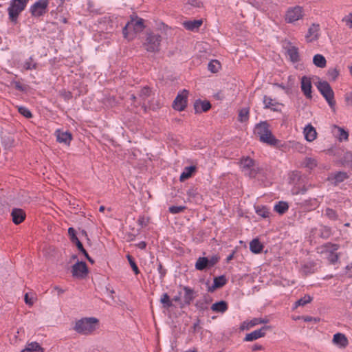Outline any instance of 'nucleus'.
Here are the masks:
<instances>
[{
    "label": "nucleus",
    "instance_id": "aec40b11",
    "mask_svg": "<svg viewBox=\"0 0 352 352\" xmlns=\"http://www.w3.org/2000/svg\"><path fill=\"white\" fill-rule=\"evenodd\" d=\"M303 133L305 140L308 142H313L317 137L316 130L311 124L305 126Z\"/></svg>",
    "mask_w": 352,
    "mask_h": 352
},
{
    "label": "nucleus",
    "instance_id": "c03bdc74",
    "mask_svg": "<svg viewBox=\"0 0 352 352\" xmlns=\"http://www.w3.org/2000/svg\"><path fill=\"white\" fill-rule=\"evenodd\" d=\"M348 178V175L345 172H338L335 174L334 179L336 183H340Z\"/></svg>",
    "mask_w": 352,
    "mask_h": 352
},
{
    "label": "nucleus",
    "instance_id": "c85d7f7f",
    "mask_svg": "<svg viewBox=\"0 0 352 352\" xmlns=\"http://www.w3.org/2000/svg\"><path fill=\"white\" fill-rule=\"evenodd\" d=\"M316 270V264L314 262L305 263L301 267V272L305 275L312 274Z\"/></svg>",
    "mask_w": 352,
    "mask_h": 352
},
{
    "label": "nucleus",
    "instance_id": "2eb2a0df",
    "mask_svg": "<svg viewBox=\"0 0 352 352\" xmlns=\"http://www.w3.org/2000/svg\"><path fill=\"white\" fill-rule=\"evenodd\" d=\"M56 140L59 143H63L66 145H69L72 140V133L69 131H64L60 129L56 131Z\"/></svg>",
    "mask_w": 352,
    "mask_h": 352
},
{
    "label": "nucleus",
    "instance_id": "0eeeda50",
    "mask_svg": "<svg viewBox=\"0 0 352 352\" xmlns=\"http://www.w3.org/2000/svg\"><path fill=\"white\" fill-rule=\"evenodd\" d=\"M48 0H38L30 8V12L34 17L43 16L48 11Z\"/></svg>",
    "mask_w": 352,
    "mask_h": 352
},
{
    "label": "nucleus",
    "instance_id": "2f4dec72",
    "mask_svg": "<svg viewBox=\"0 0 352 352\" xmlns=\"http://www.w3.org/2000/svg\"><path fill=\"white\" fill-rule=\"evenodd\" d=\"M289 208V205L285 201H278L275 206H274V210L278 212L280 214H283L285 213Z\"/></svg>",
    "mask_w": 352,
    "mask_h": 352
},
{
    "label": "nucleus",
    "instance_id": "423d86ee",
    "mask_svg": "<svg viewBox=\"0 0 352 352\" xmlns=\"http://www.w3.org/2000/svg\"><path fill=\"white\" fill-rule=\"evenodd\" d=\"M317 88L331 109H334L336 102L334 100V93L330 85L327 81H320Z\"/></svg>",
    "mask_w": 352,
    "mask_h": 352
},
{
    "label": "nucleus",
    "instance_id": "09e8293b",
    "mask_svg": "<svg viewBox=\"0 0 352 352\" xmlns=\"http://www.w3.org/2000/svg\"><path fill=\"white\" fill-rule=\"evenodd\" d=\"M268 322V320L262 319L259 318H255L252 319V320L248 322V324H250V327H253L257 324H262V323H267Z\"/></svg>",
    "mask_w": 352,
    "mask_h": 352
},
{
    "label": "nucleus",
    "instance_id": "680f3d73",
    "mask_svg": "<svg viewBox=\"0 0 352 352\" xmlns=\"http://www.w3.org/2000/svg\"><path fill=\"white\" fill-rule=\"evenodd\" d=\"M250 327V324H248V322L247 321H244L241 325V330L248 329Z\"/></svg>",
    "mask_w": 352,
    "mask_h": 352
},
{
    "label": "nucleus",
    "instance_id": "c9c22d12",
    "mask_svg": "<svg viewBox=\"0 0 352 352\" xmlns=\"http://www.w3.org/2000/svg\"><path fill=\"white\" fill-rule=\"evenodd\" d=\"M312 300V298L309 295H305L304 297L300 298L296 301L294 309L297 308L299 306H305L307 303H309Z\"/></svg>",
    "mask_w": 352,
    "mask_h": 352
},
{
    "label": "nucleus",
    "instance_id": "6e6d98bb",
    "mask_svg": "<svg viewBox=\"0 0 352 352\" xmlns=\"http://www.w3.org/2000/svg\"><path fill=\"white\" fill-rule=\"evenodd\" d=\"M208 261L209 267H212L218 262V258L217 256H212L210 258H208Z\"/></svg>",
    "mask_w": 352,
    "mask_h": 352
},
{
    "label": "nucleus",
    "instance_id": "338daca9",
    "mask_svg": "<svg viewBox=\"0 0 352 352\" xmlns=\"http://www.w3.org/2000/svg\"><path fill=\"white\" fill-rule=\"evenodd\" d=\"M54 289L57 291L58 294H61L64 293V292H65L63 289H61L58 286H55Z\"/></svg>",
    "mask_w": 352,
    "mask_h": 352
},
{
    "label": "nucleus",
    "instance_id": "f704fd0d",
    "mask_svg": "<svg viewBox=\"0 0 352 352\" xmlns=\"http://www.w3.org/2000/svg\"><path fill=\"white\" fill-rule=\"evenodd\" d=\"M250 109L248 107L242 108L239 112L238 120L241 122H244L249 119Z\"/></svg>",
    "mask_w": 352,
    "mask_h": 352
},
{
    "label": "nucleus",
    "instance_id": "bf43d9fd",
    "mask_svg": "<svg viewBox=\"0 0 352 352\" xmlns=\"http://www.w3.org/2000/svg\"><path fill=\"white\" fill-rule=\"evenodd\" d=\"M138 222L142 227H145L147 225V221L144 217H140Z\"/></svg>",
    "mask_w": 352,
    "mask_h": 352
},
{
    "label": "nucleus",
    "instance_id": "ddd939ff",
    "mask_svg": "<svg viewBox=\"0 0 352 352\" xmlns=\"http://www.w3.org/2000/svg\"><path fill=\"white\" fill-rule=\"evenodd\" d=\"M320 26L318 24L313 23L308 29L305 35L307 42L311 43L317 40L319 37Z\"/></svg>",
    "mask_w": 352,
    "mask_h": 352
},
{
    "label": "nucleus",
    "instance_id": "f3484780",
    "mask_svg": "<svg viewBox=\"0 0 352 352\" xmlns=\"http://www.w3.org/2000/svg\"><path fill=\"white\" fill-rule=\"evenodd\" d=\"M311 82L310 78L302 76L301 78V89L307 98H311Z\"/></svg>",
    "mask_w": 352,
    "mask_h": 352
},
{
    "label": "nucleus",
    "instance_id": "39448f33",
    "mask_svg": "<svg viewBox=\"0 0 352 352\" xmlns=\"http://www.w3.org/2000/svg\"><path fill=\"white\" fill-rule=\"evenodd\" d=\"M241 168L245 175L255 177L261 171V168L256 165L254 160L249 157L241 160Z\"/></svg>",
    "mask_w": 352,
    "mask_h": 352
},
{
    "label": "nucleus",
    "instance_id": "052dcab7",
    "mask_svg": "<svg viewBox=\"0 0 352 352\" xmlns=\"http://www.w3.org/2000/svg\"><path fill=\"white\" fill-rule=\"evenodd\" d=\"M304 320L305 322H311V321H314V322H317L320 320L319 318H313V317H311V316H307L304 318Z\"/></svg>",
    "mask_w": 352,
    "mask_h": 352
},
{
    "label": "nucleus",
    "instance_id": "473e14b6",
    "mask_svg": "<svg viewBox=\"0 0 352 352\" xmlns=\"http://www.w3.org/2000/svg\"><path fill=\"white\" fill-rule=\"evenodd\" d=\"M151 92V89L148 87H144L141 89L138 94L139 99L140 100V104L142 102L144 104V101L149 97Z\"/></svg>",
    "mask_w": 352,
    "mask_h": 352
},
{
    "label": "nucleus",
    "instance_id": "0e129e2a",
    "mask_svg": "<svg viewBox=\"0 0 352 352\" xmlns=\"http://www.w3.org/2000/svg\"><path fill=\"white\" fill-rule=\"evenodd\" d=\"M137 247L141 250H144L146 247V243L144 241H140L139 243L137 244Z\"/></svg>",
    "mask_w": 352,
    "mask_h": 352
},
{
    "label": "nucleus",
    "instance_id": "f03ea898",
    "mask_svg": "<svg viewBox=\"0 0 352 352\" xmlns=\"http://www.w3.org/2000/svg\"><path fill=\"white\" fill-rule=\"evenodd\" d=\"M98 323L96 318H84L76 322L74 329L80 334L88 335L96 330Z\"/></svg>",
    "mask_w": 352,
    "mask_h": 352
},
{
    "label": "nucleus",
    "instance_id": "a19ab883",
    "mask_svg": "<svg viewBox=\"0 0 352 352\" xmlns=\"http://www.w3.org/2000/svg\"><path fill=\"white\" fill-rule=\"evenodd\" d=\"M324 215L333 221L337 220L338 217L337 212L333 209L330 208H326Z\"/></svg>",
    "mask_w": 352,
    "mask_h": 352
},
{
    "label": "nucleus",
    "instance_id": "49530a36",
    "mask_svg": "<svg viewBox=\"0 0 352 352\" xmlns=\"http://www.w3.org/2000/svg\"><path fill=\"white\" fill-rule=\"evenodd\" d=\"M339 75V71L336 68H331L327 72V76L330 80H336Z\"/></svg>",
    "mask_w": 352,
    "mask_h": 352
},
{
    "label": "nucleus",
    "instance_id": "4c0bfd02",
    "mask_svg": "<svg viewBox=\"0 0 352 352\" xmlns=\"http://www.w3.org/2000/svg\"><path fill=\"white\" fill-rule=\"evenodd\" d=\"M256 212L258 215L264 218L268 217L270 214L269 209L265 206H257L256 208Z\"/></svg>",
    "mask_w": 352,
    "mask_h": 352
},
{
    "label": "nucleus",
    "instance_id": "dca6fc26",
    "mask_svg": "<svg viewBox=\"0 0 352 352\" xmlns=\"http://www.w3.org/2000/svg\"><path fill=\"white\" fill-rule=\"evenodd\" d=\"M12 221L18 225L22 223L25 219V212L21 208H13L11 212Z\"/></svg>",
    "mask_w": 352,
    "mask_h": 352
},
{
    "label": "nucleus",
    "instance_id": "5fc2aeb1",
    "mask_svg": "<svg viewBox=\"0 0 352 352\" xmlns=\"http://www.w3.org/2000/svg\"><path fill=\"white\" fill-rule=\"evenodd\" d=\"M345 100L348 105H352V90L345 95Z\"/></svg>",
    "mask_w": 352,
    "mask_h": 352
},
{
    "label": "nucleus",
    "instance_id": "603ef678",
    "mask_svg": "<svg viewBox=\"0 0 352 352\" xmlns=\"http://www.w3.org/2000/svg\"><path fill=\"white\" fill-rule=\"evenodd\" d=\"M263 103L265 109L271 108L274 105V100L267 96H265L263 98Z\"/></svg>",
    "mask_w": 352,
    "mask_h": 352
},
{
    "label": "nucleus",
    "instance_id": "20e7f679",
    "mask_svg": "<svg viewBox=\"0 0 352 352\" xmlns=\"http://www.w3.org/2000/svg\"><path fill=\"white\" fill-rule=\"evenodd\" d=\"M29 0H11L8 8L9 19L12 22L17 21L19 15L25 10Z\"/></svg>",
    "mask_w": 352,
    "mask_h": 352
},
{
    "label": "nucleus",
    "instance_id": "7c9ffc66",
    "mask_svg": "<svg viewBox=\"0 0 352 352\" xmlns=\"http://www.w3.org/2000/svg\"><path fill=\"white\" fill-rule=\"evenodd\" d=\"M42 348L38 342H32L26 345L25 348L21 352H39Z\"/></svg>",
    "mask_w": 352,
    "mask_h": 352
},
{
    "label": "nucleus",
    "instance_id": "4d7b16f0",
    "mask_svg": "<svg viewBox=\"0 0 352 352\" xmlns=\"http://www.w3.org/2000/svg\"><path fill=\"white\" fill-rule=\"evenodd\" d=\"M75 244L76 245L78 250L82 252L83 254H85L87 252V251L85 250V249L84 248L82 243L80 241H78L76 243H75Z\"/></svg>",
    "mask_w": 352,
    "mask_h": 352
},
{
    "label": "nucleus",
    "instance_id": "8fccbe9b",
    "mask_svg": "<svg viewBox=\"0 0 352 352\" xmlns=\"http://www.w3.org/2000/svg\"><path fill=\"white\" fill-rule=\"evenodd\" d=\"M68 234H69L70 240L72 243H75L78 241H79V239H78V237L76 236V230H74V228H73L72 227L69 228Z\"/></svg>",
    "mask_w": 352,
    "mask_h": 352
},
{
    "label": "nucleus",
    "instance_id": "3c124183",
    "mask_svg": "<svg viewBox=\"0 0 352 352\" xmlns=\"http://www.w3.org/2000/svg\"><path fill=\"white\" fill-rule=\"evenodd\" d=\"M18 110H19V112L21 115H23L24 117H25L27 118H30L32 117V114L30 112V111L25 107H19Z\"/></svg>",
    "mask_w": 352,
    "mask_h": 352
},
{
    "label": "nucleus",
    "instance_id": "9b49d317",
    "mask_svg": "<svg viewBox=\"0 0 352 352\" xmlns=\"http://www.w3.org/2000/svg\"><path fill=\"white\" fill-rule=\"evenodd\" d=\"M183 290L184 293L183 296V300L181 302L182 308L190 305L196 297V292L193 289L188 286H184L183 287Z\"/></svg>",
    "mask_w": 352,
    "mask_h": 352
},
{
    "label": "nucleus",
    "instance_id": "bb28decb",
    "mask_svg": "<svg viewBox=\"0 0 352 352\" xmlns=\"http://www.w3.org/2000/svg\"><path fill=\"white\" fill-rule=\"evenodd\" d=\"M208 263V258L199 257L195 263V269L199 271H203L206 268H210Z\"/></svg>",
    "mask_w": 352,
    "mask_h": 352
},
{
    "label": "nucleus",
    "instance_id": "f257e3e1",
    "mask_svg": "<svg viewBox=\"0 0 352 352\" xmlns=\"http://www.w3.org/2000/svg\"><path fill=\"white\" fill-rule=\"evenodd\" d=\"M145 28L144 20L137 15H131L130 21L122 28L124 38L131 40L135 34L141 32Z\"/></svg>",
    "mask_w": 352,
    "mask_h": 352
},
{
    "label": "nucleus",
    "instance_id": "e433bc0d",
    "mask_svg": "<svg viewBox=\"0 0 352 352\" xmlns=\"http://www.w3.org/2000/svg\"><path fill=\"white\" fill-rule=\"evenodd\" d=\"M221 67V64L217 60H212L208 65V69L212 73L217 72Z\"/></svg>",
    "mask_w": 352,
    "mask_h": 352
},
{
    "label": "nucleus",
    "instance_id": "58836bf2",
    "mask_svg": "<svg viewBox=\"0 0 352 352\" xmlns=\"http://www.w3.org/2000/svg\"><path fill=\"white\" fill-rule=\"evenodd\" d=\"M303 165L310 169H313L317 166L316 160L311 157H306L303 161Z\"/></svg>",
    "mask_w": 352,
    "mask_h": 352
},
{
    "label": "nucleus",
    "instance_id": "4be33fe9",
    "mask_svg": "<svg viewBox=\"0 0 352 352\" xmlns=\"http://www.w3.org/2000/svg\"><path fill=\"white\" fill-rule=\"evenodd\" d=\"M286 53L292 63H298L300 60V55L298 48L297 47L289 46L287 47Z\"/></svg>",
    "mask_w": 352,
    "mask_h": 352
},
{
    "label": "nucleus",
    "instance_id": "774afa93",
    "mask_svg": "<svg viewBox=\"0 0 352 352\" xmlns=\"http://www.w3.org/2000/svg\"><path fill=\"white\" fill-rule=\"evenodd\" d=\"M261 349H262V346L261 345H258V344H254L252 346V351H258V350H261Z\"/></svg>",
    "mask_w": 352,
    "mask_h": 352
},
{
    "label": "nucleus",
    "instance_id": "79ce46f5",
    "mask_svg": "<svg viewBox=\"0 0 352 352\" xmlns=\"http://www.w3.org/2000/svg\"><path fill=\"white\" fill-rule=\"evenodd\" d=\"M23 67L25 70H32L36 68V63L33 62L32 57H30L24 62Z\"/></svg>",
    "mask_w": 352,
    "mask_h": 352
},
{
    "label": "nucleus",
    "instance_id": "7ed1b4c3",
    "mask_svg": "<svg viewBox=\"0 0 352 352\" xmlns=\"http://www.w3.org/2000/svg\"><path fill=\"white\" fill-rule=\"evenodd\" d=\"M162 39L158 32H148L143 42V47L148 52H158L160 50Z\"/></svg>",
    "mask_w": 352,
    "mask_h": 352
},
{
    "label": "nucleus",
    "instance_id": "6e6552de",
    "mask_svg": "<svg viewBox=\"0 0 352 352\" xmlns=\"http://www.w3.org/2000/svg\"><path fill=\"white\" fill-rule=\"evenodd\" d=\"M188 91L183 89L178 93L173 103V107L177 111H182L185 109L187 106V98Z\"/></svg>",
    "mask_w": 352,
    "mask_h": 352
},
{
    "label": "nucleus",
    "instance_id": "e2e57ef3",
    "mask_svg": "<svg viewBox=\"0 0 352 352\" xmlns=\"http://www.w3.org/2000/svg\"><path fill=\"white\" fill-rule=\"evenodd\" d=\"M181 294H182V293L179 292V295L174 296L173 300H171L172 302L175 301V302H180L181 303V302H182V300H181Z\"/></svg>",
    "mask_w": 352,
    "mask_h": 352
},
{
    "label": "nucleus",
    "instance_id": "412c9836",
    "mask_svg": "<svg viewBox=\"0 0 352 352\" xmlns=\"http://www.w3.org/2000/svg\"><path fill=\"white\" fill-rule=\"evenodd\" d=\"M226 283V278L223 275L214 277L213 280V284L212 285L208 287V291L209 292H213L216 289L221 288L224 286Z\"/></svg>",
    "mask_w": 352,
    "mask_h": 352
},
{
    "label": "nucleus",
    "instance_id": "b1692460",
    "mask_svg": "<svg viewBox=\"0 0 352 352\" xmlns=\"http://www.w3.org/2000/svg\"><path fill=\"white\" fill-rule=\"evenodd\" d=\"M202 23H203V21L201 19L186 21L183 23V25L188 30L195 31V30H197L200 28Z\"/></svg>",
    "mask_w": 352,
    "mask_h": 352
},
{
    "label": "nucleus",
    "instance_id": "6ab92c4d",
    "mask_svg": "<svg viewBox=\"0 0 352 352\" xmlns=\"http://www.w3.org/2000/svg\"><path fill=\"white\" fill-rule=\"evenodd\" d=\"M211 107L210 102L207 100H197L194 104V109L196 113L206 112Z\"/></svg>",
    "mask_w": 352,
    "mask_h": 352
},
{
    "label": "nucleus",
    "instance_id": "72a5a7b5",
    "mask_svg": "<svg viewBox=\"0 0 352 352\" xmlns=\"http://www.w3.org/2000/svg\"><path fill=\"white\" fill-rule=\"evenodd\" d=\"M160 302L162 304L164 308L168 309L173 306L172 300L167 293H164L160 298Z\"/></svg>",
    "mask_w": 352,
    "mask_h": 352
},
{
    "label": "nucleus",
    "instance_id": "cd10ccee",
    "mask_svg": "<svg viewBox=\"0 0 352 352\" xmlns=\"http://www.w3.org/2000/svg\"><path fill=\"white\" fill-rule=\"evenodd\" d=\"M195 170L196 168L194 166L185 167L184 171L180 175V182H184L186 179L190 178L192 175V173L193 172L195 171Z\"/></svg>",
    "mask_w": 352,
    "mask_h": 352
},
{
    "label": "nucleus",
    "instance_id": "de8ad7c7",
    "mask_svg": "<svg viewBox=\"0 0 352 352\" xmlns=\"http://www.w3.org/2000/svg\"><path fill=\"white\" fill-rule=\"evenodd\" d=\"M185 209H186V206H172L169 207L168 211L171 214H178V213L183 212Z\"/></svg>",
    "mask_w": 352,
    "mask_h": 352
},
{
    "label": "nucleus",
    "instance_id": "9d476101",
    "mask_svg": "<svg viewBox=\"0 0 352 352\" xmlns=\"http://www.w3.org/2000/svg\"><path fill=\"white\" fill-rule=\"evenodd\" d=\"M302 17V8L300 6H295L288 9L285 20L288 23H294Z\"/></svg>",
    "mask_w": 352,
    "mask_h": 352
},
{
    "label": "nucleus",
    "instance_id": "a211bd4d",
    "mask_svg": "<svg viewBox=\"0 0 352 352\" xmlns=\"http://www.w3.org/2000/svg\"><path fill=\"white\" fill-rule=\"evenodd\" d=\"M270 131L269 124L267 122H261L255 126L254 133L261 139V136L267 135V133Z\"/></svg>",
    "mask_w": 352,
    "mask_h": 352
},
{
    "label": "nucleus",
    "instance_id": "4468645a",
    "mask_svg": "<svg viewBox=\"0 0 352 352\" xmlns=\"http://www.w3.org/2000/svg\"><path fill=\"white\" fill-rule=\"evenodd\" d=\"M332 342L334 345L340 349L346 348L349 344L346 336L342 333H337L333 335Z\"/></svg>",
    "mask_w": 352,
    "mask_h": 352
},
{
    "label": "nucleus",
    "instance_id": "f8f14e48",
    "mask_svg": "<svg viewBox=\"0 0 352 352\" xmlns=\"http://www.w3.org/2000/svg\"><path fill=\"white\" fill-rule=\"evenodd\" d=\"M270 329V327L269 326H264L259 329L255 330L250 333H248L245 336L244 340L246 342H251L258 338H262L265 336V331Z\"/></svg>",
    "mask_w": 352,
    "mask_h": 352
},
{
    "label": "nucleus",
    "instance_id": "37998d69",
    "mask_svg": "<svg viewBox=\"0 0 352 352\" xmlns=\"http://www.w3.org/2000/svg\"><path fill=\"white\" fill-rule=\"evenodd\" d=\"M126 258H127V260H128V261H129V264H130L133 271L134 272V273L135 274H140V270H139L138 267L136 265L133 258L131 255H129V254H128L126 256Z\"/></svg>",
    "mask_w": 352,
    "mask_h": 352
},
{
    "label": "nucleus",
    "instance_id": "864d4df0",
    "mask_svg": "<svg viewBox=\"0 0 352 352\" xmlns=\"http://www.w3.org/2000/svg\"><path fill=\"white\" fill-rule=\"evenodd\" d=\"M157 271L160 274V278L161 280H163V278H164V276H166V270L163 267L162 264L159 262L158 265H157Z\"/></svg>",
    "mask_w": 352,
    "mask_h": 352
},
{
    "label": "nucleus",
    "instance_id": "a878e982",
    "mask_svg": "<svg viewBox=\"0 0 352 352\" xmlns=\"http://www.w3.org/2000/svg\"><path fill=\"white\" fill-rule=\"evenodd\" d=\"M263 249V244L259 241L258 239H254L250 243V250L254 254H259Z\"/></svg>",
    "mask_w": 352,
    "mask_h": 352
},
{
    "label": "nucleus",
    "instance_id": "5701e85b",
    "mask_svg": "<svg viewBox=\"0 0 352 352\" xmlns=\"http://www.w3.org/2000/svg\"><path fill=\"white\" fill-rule=\"evenodd\" d=\"M228 309V303L224 300H220L212 305L211 309L216 313H225Z\"/></svg>",
    "mask_w": 352,
    "mask_h": 352
},
{
    "label": "nucleus",
    "instance_id": "ea45409f",
    "mask_svg": "<svg viewBox=\"0 0 352 352\" xmlns=\"http://www.w3.org/2000/svg\"><path fill=\"white\" fill-rule=\"evenodd\" d=\"M208 302H206V298H204L202 300H199L196 302L195 307L199 311H205L208 309Z\"/></svg>",
    "mask_w": 352,
    "mask_h": 352
},
{
    "label": "nucleus",
    "instance_id": "c756f323",
    "mask_svg": "<svg viewBox=\"0 0 352 352\" xmlns=\"http://www.w3.org/2000/svg\"><path fill=\"white\" fill-rule=\"evenodd\" d=\"M313 63L316 67L320 68H324L327 65V60L324 56L319 54L314 56Z\"/></svg>",
    "mask_w": 352,
    "mask_h": 352
},
{
    "label": "nucleus",
    "instance_id": "1a4fd4ad",
    "mask_svg": "<svg viewBox=\"0 0 352 352\" xmlns=\"http://www.w3.org/2000/svg\"><path fill=\"white\" fill-rule=\"evenodd\" d=\"M72 273L74 277L83 278L88 274L87 266L84 261H78L72 266Z\"/></svg>",
    "mask_w": 352,
    "mask_h": 352
},
{
    "label": "nucleus",
    "instance_id": "13d9d810",
    "mask_svg": "<svg viewBox=\"0 0 352 352\" xmlns=\"http://www.w3.org/2000/svg\"><path fill=\"white\" fill-rule=\"evenodd\" d=\"M12 83L14 85V87L16 90L24 91L23 86L19 82L13 81Z\"/></svg>",
    "mask_w": 352,
    "mask_h": 352
},
{
    "label": "nucleus",
    "instance_id": "a18cd8bd",
    "mask_svg": "<svg viewBox=\"0 0 352 352\" xmlns=\"http://www.w3.org/2000/svg\"><path fill=\"white\" fill-rule=\"evenodd\" d=\"M336 128L338 129L339 134H338V139L340 141L342 140H347L349 138V133L347 131H346L344 129L336 126Z\"/></svg>",
    "mask_w": 352,
    "mask_h": 352
},
{
    "label": "nucleus",
    "instance_id": "69168bd1",
    "mask_svg": "<svg viewBox=\"0 0 352 352\" xmlns=\"http://www.w3.org/2000/svg\"><path fill=\"white\" fill-rule=\"evenodd\" d=\"M24 300H25V303H26V304H28V305H32V304H33V300H32V299H30V298H28V294H26L25 295V299H24Z\"/></svg>",
    "mask_w": 352,
    "mask_h": 352
},
{
    "label": "nucleus",
    "instance_id": "393cba45",
    "mask_svg": "<svg viewBox=\"0 0 352 352\" xmlns=\"http://www.w3.org/2000/svg\"><path fill=\"white\" fill-rule=\"evenodd\" d=\"M259 140L270 146H276L278 142V140L273 135L271 131L267 133V135L261 136Z\"/></svg>",
    "mask_w": 352,
    "mask_h": 352
}]
</instances>
